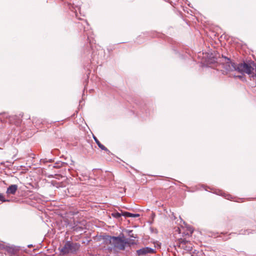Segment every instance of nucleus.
I'll use <instances>...</instances> for the list:
<instances>
[{"label": "nucleus", "instance_id": "f257e3e1", "mask_svg": "<svg viewBox=\"0 0 256 256\" xmlns=\"http://www.w3.org/2000/svg\"><path fill=\"white\" fill-rule=\"evenodd\" d=\"M224 63L222 64V66L226 72L236 70L241 73H246L251 75L254 79H256V66L251 65L246 63H240L236 65L232 62L230 59L224 58Z\"/></svg>", "mask_w": 256, "mask_h": 256}, {"label": "nucleus", "instance_id": "f03ea898", "mask_svg": "<svg viewBox=\"0 0 256 256\" xmlns=\"http://www.w3.org/2000/svg\"><path fill=\"white\" fill-rule=\"evenodd\" d=\"M124 238V234H120L118 236H108L106 238L110 244L113 246L114 248L119 250H124L125 249V242L123 238Z\"/></svg>", "mask_w": 256, "mask_h": 256}, {"label": "nucleus", "instance_id": "7ed1b4c3", "mask_svg": "<svg viewBox=\"0 0 256 256\" xmlns=\"http://www.w3.org/2000/svg\"><path fill=\"white\" fill-rule=\"evenodd\" d=\"M80 244L77 242H73L70 241H67L63 247L59 248L60 255H65L68 253L76 254L79 250Z\"/></svg>", "mask_w": 256, "mask_h": 256}, {"label": "nucleus", "instance_id": "20e7f679", "mask_svg": "<svg viewBox=\"0 0 256 256\" xmlns=\"http://www.w3.org/2000/svg\"><path fill=\"white\" fill-rule=\"evenodd\" d=\"M180 247L187 251H191L192 249V244L188 241L180 239L179 240Z\"/></svg>", "mask_w": 256, "mask_h": 256}, {"label": "nucleus", "instance_id": "39448f33", "mask_svg": "<svg viewBox=\"0 0 256 256\" xmlns=\"http://www.w3.org/2000/svg\"><path fill=\"white\" fill-rule=\"evenodd\" d=\"M6 251L10 256H15L20 251V249L18 246L8 245Z\"/></svg>", "mask_w": 256, "mask_h": 256}, {"label": "nucleus", "instance_id": "423d86ee", "mask_svg": "<svg viewBox=\"0 0 256 256\" xmlns=\"http://www.w3.org/2000/svg\"><path fill=\"white\" fill-rule=\"evenodd\" d=\"M93 138L100 148L105 151L108 154L110 153V152L104 145L100 142L96 136H93Z\"/></svg>", "mask_w": 256, "mask_h": 256}, {"label": "nucleus", "instance_id": "0eeeda50", "mask_svg": "<svg viewBox=\"0 0 256 256\" xmlns=\"http://www.w3.org/2000/svg\"><path fill=\"white\" fill-rule=\"evenodd\" d=\"M18 190V186L16 184H12L9 186L6 190L7 194H14Z\"/></svg>", "mask_w": 256, "mask_h": 256}, {"label": "nucleus", "instance_id": "6e6552de", "mask_svg": "<svg viewBox=\"0 0 256 256\" xmlns=\"http://www.w3.org/2000/svg\"><path fill=\"white\" fill-rule=\"evenodd\" d=\"M86 25H88V22L84 20H82L80 22H78L77 23V27L80 30H84L85 31V26Z\"/></svg>", "mask_w": 256, "mask_h": 256}, {"label": "nucleus", "instance_id": "1a4fd4ad", "mask_svg": "<svg viewBox=\"0 0 256 256\" xmlns=\"http://www.w3.org/2000/svg\"><path fill=\"white\" fill-rule=\"evenodd\" d=\"M148 214L150 216V218L148 220V222L150 224H152L154 222V219L155 217V214L154 213L150 211V210H148L147 211Z\"/></svg>", "mask_w": 256, "mask_h": 256}, {"label": "nucleus", "instance_id": "9d476101", "mask_svg": "<svg viewBox=\"0 0 256 256\" xmlns=\"http://www.w3.org/2000/svg\"><path fill=\"white\" fill-rule=\"evenodd\" d=\"M86 227L84 225L79 226L78 224H76L72 227V229L74 231L76 232H80L86 229Z\"/></svg>", "mask_w": 256, "mask_h": 256}, {"label": "nucleus", "instance_id": "9b49d317", "mask_svg": "<svg viewBox=\"0 0 256 256\" xmlns=\"http://www.w3.org/2000/svg\"><path fill=\"white\" fill-rule=\"evenodd\" d=\"M68 164L66 162H56L53 166V168H58L62 166H67Z\"/></svg>", "mask_w": 256, "mask_h": 256}, {"label": "nucleus", "instance_id": "f8f14e48", "mask_svg": "<svg viewBox=\"0 0 256 256\" xmlns=\"http://www.w3.org/2000/svg\"><path fill=\"white\" fill-rule=\"evenodd\" d=\"M123 240H124V242H125V246L126 244L130 246V245L133 244L135 243L134 240H132V239H130L129 238H123Z\"/></svg>", "mask_w": 256, "mask_h": 256}, {"label": "nucleus", "instance_id": "ddd939ff", "mask_svg": "<svg viewBox=\"0 0 256 256\" xmlns=\"http://www.w3.org/2000/svg\"><path fill=\"white\" fill-rule=\"evenodd\" d=\"M155 248H152L148 247H145V254H154L156 253Z\"/></svg>", "mask_w": 256, "mask_h": 256}, {"label": "nucleus", "instance_id": "4468645a", "mask_svg": "<svg viewBox=\"0 0 256 256\" xmlns=\"http://www.w3.org/2000/svg\"><path fill=\"white\" fill-rule=\"evenodd\" d=\"M112 216L116 218H119L122 216V213H120L118 212H114L112 213Z\"/></svg>", "mask_w": 256, "mask_h": 256}, {"label": "nucleus", "instance_id": "2eb2a0df", "mask_svg": "<svg viewBox=\"0 0 256 256\" xmlns=\"http://www.w3.org/2000/svg\"><path fill=\"white\" fill-rule=\"evenodd\" d=\"M52 184L56 188H60L62 186V183L58 182L56 180H52Z\"/></svg>", "mask_w": 256, "mask_h": 256}, {"label": "nucleus", "instance_id": "dca6fc26", "mask_svg": "<svg viewBox=\"0 0 256 256\" xmlns=\"http://www.w3.org/2000/svg\"><path fill=\"white\" fill-rule=\"evenodd\" d=\"M133 214L128 212H122V216L125 217H132Z\"/></svg>", "mask_w": 256, "mask_h": 256}, {"label": "nucleus", "instance_id": "f3484780", "mask_svg": "<svg viewBox=\"0 0 256 256\" xmlns=\"http://www.w3.org/2000/svg\"><path fill=\"white\" fill-rule=\"evenodd\" d=\"M8 246V245H6L2 243H0V250H6Z\"/></svg>", "mask_w": 256, "mask_h": 256}, {"label": "nucleus", "instance_id": "a211bd4d", "mask_svg": "<svg viewBox=\"0 0 256 256\" xmlns=\"http://www.w3.org/2000/svg\"><path fill=\"white\" fill-rule=\"evenodd\" d=\"M136 253L138 256L144 254V248H142L136 251Z\"/></svg>", "mask_w": 256, "mask_h": 256}, {"label": "nucleus", "instance_id": "6ab92c4d", "mask_svg": "<svg viewBox=\"0 0 256 256\" xmlns=\"http://www.w3.org/2000/svg\"><path fill=\"white\" fill-rule=\"evenodd\" d=\"M0 200L2 202H9V200H6L3 194L0 193Z\"/></svg>", "mask_w": 256, "mask_h": 256}, {"label": "nucleus", "instance_id": "aec40b11", "mask_svg": "<svg viewBox=\"0 0 256 256\" xmlns=\"http://www.w3.org/2000/svg\"><path fill=\"white\" fill-rule=\"evenodd\" d=\"M15 256H26L24 252L20 251Z\"/></svg>", "mask_w": 256, "mask_h": 256}, {"label": "nucleus", "instance_id": "412c9836", "mask_svg": "<svg viewBox=\"0 0 256 256\" xmlns=\"http://www.w3.org/2000/svg\"><path fill=\"white\" fill-rule=\"evenodd\" d=\"M128 236H130L132 237V238H136V237L134 236V234H132V230H128Z\"/></svg>", "mask_w": 256, "mask_h": 256}, {"label": "nucleus", "instance_id": "4be33fe9", "mask_svg": "<svg viewBox=\"0 0 256 256\" xmlns=\"http://www.w3.org/2000/svg\"><path fill=\"white\" fill-rule=\"evenodd\" d=\"M150 230L152 233H156L157 232L156 229L154 228H153L150 227Z\"/></svg>", "mask_w": 256, "mask_h": 256}, {"label": "nucleus", "instance_id": "5701e85b", "mask_svg": "<svg viewBox=\"0 0 256 256\" xmlns=\"http://www.w3.org/2000/svg\"><path fill=\"white\" fill-rule=\"evenodd\" d=\"M140 216L139 214H133L132 217H138Z\"/></svg>", "mask_w": 256, "mask_h": 256}, {"label": "nucleus", "instance_id": "b1692460", "mask_svg": "<svg viewBox=\"0 0 256 256\" xmlns=\"http://www.w3.org/2000/svg\"><path fill=\"white\" fill-rule=\"evenodd\" d=\"M238 77L240 78H242V76H238Z\"/></svg>", "mask_w": 256, "mask_h": 256}, {"label": "nucleus", "instance_id": "393cba45", "mask_svg": "<svg viewBox=\"0 0 256 256\" xmlns=\"http://www.w3.org/2000/svg\"><path fill=\"white\" fill-rule=\"evenodd\" d=\"M146 236H145L144 240H146Z\"/></svg>", "mask_w": 256, "mask_h": 256}, {"label": "nucleus", "instance_id": "a878e982", "mask_svg": "<svg viewBox=\"0 0 256 256\" xmlns=\"http://www.w3.org/2000/svg\"><path fill=\"white\" fill-rule=\"evenodd\" d=\"M2 149L1 148H0V150Z\"/></svg>", "mask_w": 256, "mask_h": 256}]
</instances>
